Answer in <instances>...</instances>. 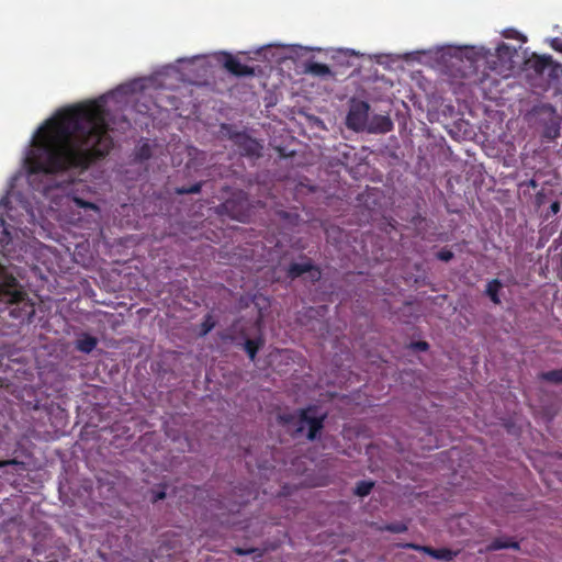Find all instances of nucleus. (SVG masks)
I'll list each match as a JSON object with an SVG mask.
<instances>
[{
	"instance_id": "obj_1",
	"label": "nucleus",
	"mask_w": 562,
	"mask_h": 562,
	"mask_svg": "<svg viewBox=\"0 0 562 562\" xmlns=\"http://www.w3.org/2000/svg\"><path fill=\"white\" fill-rule=\"evenodd\" d=\"M113 139L102 105L93 102L69 108L40 128L26 162L30 173L85 171L109 155Z\"/></svg>"
},
{
	"instance_id": "obj_2",
	"label": "nucleus",
	"mask_w": 562,
	"mask_h": 562,
	"mask_svg": "<svg viewBox=\"0 0 562 562\" xmlns=\"http://www.w3.org/2000/svg\"><path fill=\"white\" fill-rule=\"evenodd\" d=\"M10 240L5 221L0 218V245H7ZM5 310L9 311L10 316L22 321L30 319L35 313L34 304L29 300L26 292L0 265V312Z\"/></svg>"
},
{
	"instance_id": "obj_3",
	"label": "nucleus",
	"mask_w": 562,
	"mask_h": 562,
	"mask_svg": "<svg viewBox=\"0 0 562 562\" xmlns=\"http://www.w3.org/2000/svg\"><path fill=\"white\" fill-rule=\"evenodd\" d=\"M326 413H319L314 405L300 408L295 412H280L277 414V423L286 428L293 437L301 436L306 429L305 437L310 441L321 439L324 429Z\"/></svg>"
},
{
	"instance_id": "obj_4",
	"label": "nucleus",
	"mask_w": 562,
	"mask_h": 562,
	"mask_svg": "<svg viewBox=\"0 0 562 562\" xmlns=\"http://www.w3.org/2000/svg\"><path fill=\"white\" fill-rule=\"evenodd\" d=\"M516 50L506 43H501L495 53H488L485 57L490 70L507 77L514 68V55Z\"/></svg>"
},
{
	"instance_id": "obj_5",
	"label": "nucleus",
	"mask_w": 562,
	"mask_h": 562,
	"mask_svg": "<svg viewBox=\"0 0 562 562\" xmlns=\"http://www.w3.org/2000/svg\"><path fill=\"white\" fill-rule=\"evenodd\" d=\"M228 138L237 147L241 156L258 158L261 156V144L245 132L228 131Z\"/></svg>"
},
{
	"instance_id": "obj_6",
	"label": "nucleus",
	"mask_w": 562,
	"mask_h": 562,
	"mask_svg": "<svg viewBox=\"0 0 562 562\" xmlns=\"http://www.w3.org/2000/svg\"><path fill=\"white\" fill-rule=\"evenodd\" d=\"M369 110L370 106L366 101L352 103L346 119L347 126L356 132L367 130Z\"/></svg>"
},
{
	"instance_id": "obj_7",
	"label": "nucleus",
	"mask_w": 562,
	"mask_h": 562,
	"mask_svg": "<svg viewBox=\"0 0 562 562\" xmlns=\"http://www.w3.org/2000/svg\"><path fill=\"white\" fill-rule=\"evenodd\" d=\"M304 273H308V278L312 282L318 281L322 277L319 268L313 265L311 259H307L305 262H292L286 271L288 277L292 280Z\"/></svg>"
},
{
	"instance_id": "obj_8",
	"label": "nucleus",
	"mask_w": 562,
	"mask_h": 562,
	"mask_svg": "<svg viewBox=\"0 0 562 562\" xmlns=\"http://www.w3.org/2000/svg\"><path fill=\"white\" fill-rule=\"evenodd\" d=\"M221 61L223 63L224 68L232 75L236 77H249L255 75V70L252 67L248 65H244L239 61L238 58L233 56L229 53H223Z\"/></svg>"
},
{
	"instance_id": "obj_9",
	"label": "nucleus",
	"mask_w": 562,
	"mask_h": 562,
	"mask_svg": "<svg viewBox=\"0 0 562 562\" xmlns=\"http://www.w3.org/2000/svg\"><path fill=\"white\" fill-rule=\"evenodd\" d=\"M402 547L407 548V549H413V550H416L419 552H424L434 559L443 560V561H452L459 553V551H453L448 548L435 549V548H431L428 546H420V544H416V543H405Z\"/></svg>"
},
{
	"instance_id": "obj_10",
	"label": "nucleus",
	"mask_w": 562,
	"mask_h": 562,
	"mask_svg": "<svg viewBox=\"0 0 562 562\" xmlns=\"http://www.w3.org/2000/svg\"><path fill=\"white\" fill-rule=\"evenodd\" d=\"M270 476H273L276 477L278 481H281L282 477H277V474L274 471H271L270 472ZM311 485V486H317V485H324L325 482L323 481H318V482H311V483H307L306 480H300L297 483H293V484H290V483H286V482H279V488L276 491V492H268L266 488L263 490V493L265 494H270V495H274L277 497H285V496H290L292 495L293 493V488H296L299 485Z\"/></svg>"
},
{
	"instance_id": "obj_11",
	"label": "nucleus",
	"mask_w": 562,
	"mask_h": 562,
	"mask_svg": "<svg viewBox=\"0 0 562 562\" xmlns=\"http://www.w3.org/2000/svg\"><path fill=\"white\" fill-rule=\"evenodd\" d=\"M393 130V122L389 116L374 115L368 123L367 131L370 133H387Z\"/></svg>"
},
{
	"instance_id": "obj_12",
	"label": "nucleus",
	"mask_w": 562,
	"mask_h": 562,
	"mask_svg": "<svg viewBox=\"0 0 562 562\" xmlns=\"http://www.w3.org/2000/svg\"><path fill=\"white\" fill-rule=\"evenodd\" d=\"M502 549H514L519 550V542L510 537H499L493 539L486 547L487 551H497Z\"/></svg>"
},
{
	"instance_id": "obj_13",
	"label": "nucleus",
	"mask_w": 562,
	"mask_h": 562,
	"mask_svg": "<svg viewBox=\"0 0 562 562\" xmlns=\"http://www.w3.org/2000/svg\"><path fill=\"white\" fill-rule=\"evenodd\" d=\"M265 340L261 336L256 338H245L243 344L244 350L251 361H254L257 357V353L260 348H262Z\"/></svg>"
},
{
	"instance_id": "obj_14",
	"label": "nucleus",
	"mask_w": 562,
	"mask_h": 562,
	"mask_svg": "<svg viewBox=\"0 0 562 562\" xmlns=\"http://www.w3.org/2000/svg\"><path fill=\"white\" fill-rule=\"evenodd\" d=\"M503 289V283L498 279H492L487 282L485 288V295L496 305L502 303L499 292Z\"/></svg>"
},
{
	"instance_id": "obj_15",
	"label": "nucleus",
	"mask_w": 562,
	"mask_h": 562,
	"mask_svg": "<svg viewBox=\"0 0 562 562\" xmlns=\"http://www.w3.org/2000/svg\"><path fill=\"white\" fill-rule=\"evenodd\" d=\"M98 345V339L89 334H82L76 341L77 350L90 353Z\"/></svg>"
},
{
	"instance_id": "obj_16",
	"label": "nucleus",
	"mask_w": 562,
	"mask_h": 562,
	"mask_svg": "<svg viewBox=\"0 0 562 562\" xmlns=\"http://www.w3.org/2000/svg\"><path fill=\"white\" fill-rule=\"evenodd\" d=\"M304 71L317 77H326L331 75L330 68L326 64L317 61H308L305 64Z\"/></svg>"
},
{
	"instance_id": "obj_17",
	"label": "nucleus",
	"mask_w": 562,
	"mask_h": 562,
	"mask_svg": "<svg viewBox=\"0 0 562 562\" xmlns=\"http://www.w3.org/2000/svg\"><path fill=\"white\" fill-rule=\"evenodd\" d=\"M539 379L552 384H562V368L541 372Z\"/></svg>"
},
{
	"instance_id": "obj_18",
	"label": "nucleus",
	"mask_w": 562,
	"mask_h": 562,
	"mask_svg": "<svg viewBox=\"0 0 562 562\" xmlns=\"http://www.w3.org/2000/svg\"><path fill=\"white\" fill-rule=\"evenodd\" d=\"M270 461H272L271 465L273 469L281 467V465L288 467V464L290 463V465H291L290 470H292V469L299 470L301 459H277V458L265 459V463H269Z\"/></svg>"
},
{
	"instance_id": "obj_19",
	"label": "nucleus",
	"mask_w": 562,
	"mask_h": 562,
	"mask_svg": "<svg viewBox=\"0 0 562 562\" xmlns=\"http://www.w3.org/2000/svg\"><path fill=\"white\" fill-rule=\"evenodd\" d=\"M151 157V147L148 143H143L137 146L134 153V158L136 161L143 162L148 160Z\"/></svg>"
},
{
	"instance_id": "obj_20",
	"label": "nucleus",
	"mask_w": 562,
	"mask_h": 562,
	"mask_svg": "<svg viewBox=\"0 0 562 562\" xmlns=\"http://www.w3.org/2000/svg\"><path fill=\"white\" fill-rule=\"evenodd\" d=\"M373 486H374V483L371 481H360L356 485L355 494L360 497L367 496L370 494Z\"/></svg>"
},
{
	"instance_id": "obj_21",
	"label": "nucleus",
	"mask_w": 562,
	"mask_h": 562,
	"mask_svg": "<svg viewBox=\"0 0 562 562\" xmlns=\"http://www.w3.org/2000/svg\"><path fill=\"white\" fill-rule=\"evenodd\" d=\"M552 64L551 56H537L533 61V68L538 72L544 71Z\"/></svg>"
},
{
	"instance_id": "obj_22",
	"label": "nucleus",
	"mask_w": 562,
	"mask_h": 562,
	"mask_svg": "<svg viewBox=\"0 0 562 562\" xmlns=\"http://www.w3.org/2000/svg\"><path fill=\"white\" fill-rule=\"evenodd\" d=\"M222 210L228 213L233 218L241 221V212L239 210L235 211V202L233 200H227L221 205Z\"/></svg>"
},
{
	"instance_id": "obj_23",
	"label": "nucleus",
	"mask_w": 562,
	"mask_h": 562,
	"mask_svg": "<svg viewBox=\"0 0 562 562\" xmlns=\"http://www.w3.org/2000/svg\"><path fill=\"white\" fill-rule=\"evenodd\" d=\"M407 529H408L407 525L403 521L391 522V524L385 525L382 528V530H386V531H390L393 533H402V532L407 531Z\"/></svg>"
},
{
	"instance_id": "obj_24",
	"label": "nucleus",
	"mask_w": 562,
	"mask_h": 562,
	"mask_svg": "<svg viewBox=\"0 0 562 562\" xmlns=\"http://www.w3.org/2000/svg\"><path fill=\"white\" fill-rule=\"evenodd\" d=\"M278 215L281 220L285 221L290 225H297L300 221V215L297 213L289 212V211H279Z\"/></svg>"
},
{
	"instance_id": "obj_25",
	"label": "nucleus",
	"mask_w": 562,
	"mask_h": 562,
	"mask_svg": "<svg viewBox=\"0 0 562 562\" xmlns=\"http://www.w3.org/2000/svg\"><path fill=\"white\" fill-rule=\"evenodd\" d=\"M251 497L255 498L256 495L252 496V493L250 491L247 493V495L241 494L239 496V499L234 501L233 504L228 506V509L231 512H234L235 508L238 509L240 506L247 504Z\"/></svg>"
},
{
	"instance_id": "obj_26",
	"label": "nucleus",
	"mask_w": 562,
	"mask_h": 562,
	"mask_svg": "<svg viewBox=\"0 0 562 562\" xmlns=\"http://www.w3.org/2000/svg\"><path fill=\"white\" fill-rule=\"evenodd\" d=\"M201 188H202V183L201 182H196V183L191 184V186H183L181 188H178L177 189V193H179V194L199 193L201 191Z\"/></svg>"
},
{
	"instance_id": "obj_27",
	"label": "nucleus",
	"mask_w": 562,
	"mask_h": 562,
	"mask_svg": "<svg viewBox=\"0 0 562 562\" xmlns=\"http://www.w3.org/2000/svg\"><path fill=\"white\" fill-rule=\"evenodd\" d=\"M215 326V323L213 322L211 315H206L204 321L201 324V335L209 334Z\"/></svg>"
},
{
	"instance_id": "obj_28",
	"label": "nucleus",
	"mask_w": 562,
	"mask_h": 562,
	"mask_svg": "<svg viewBox=\"0 0 562 562\" xmlns=\"http://www.w3.org/2000/svg\"><path fill=\"white\" fill-rule=\"evenodd\" d=\"M453 257L454 254L448 248H442L436 254V258L445 262L450 261L451 259H453Z\"/></svg>"
},
{
	"instance_id": "obj_29",
	"label": "nucleus",
	"mask_w": 562,
	"mask_h": 562,
	"mask_svg": "<svg viewBox=\"0 0 562 562\" xmlns=\"http://www.w3.org/2000/svg\"><path fill=\"white\" fill-rule=\"evenodd\" d=\"M561 211V203L559 201H554L551 203L549 211L546 215V217H550L551 215H555Z\"/></svg>"
},
{
	"instance_id": "obj_30",
	"label": "nucleus",
	"mask_w": 562,
	"mask_h": 562,
	"mask_svg": "<svg viewBox=\"0 0 562 562\" xmlns=\"http://www.w3.org/2000/svg\"><path fill=\"white\" fill-rule=\"evenodd\" d=\"M411 348L418 350V351H426V350H428L429 345H428V342H426L424 340H419V341L412 342Z\"/></svg>"
},
{
	"instance_id": "obj_31",
	"label": "nucleus",
	"mask_w": 562,
	"mask_h": 562,
	"mask_svg": "<svg viewBox=\"0 0 562 562\" xmlns=\"http://www.w3.org/2000/svg\"><path fill=\"white\" fill-rule=\"evenodd\" d=\"M8 464H24V462L20 461L19 459H0V468L5 467Z\"/></svg>"
},
{
	"instance_id": "obj_32",
	"label": "nucleus",
	"mask_w": 562,
	"mask_h": 562,
	"mask_svg": "<svg viewBox=\"0 0 562 562\" xmlns=\"http://www.w3.org/2000/svg\"><path fill=\"white\" fill-rule=\"evenodd\" d=\"M166 495L167 494L164 490L153 491L151 502L156 503L160 499H164L166 497Z\"/></svg>"
},
{
	"instance_id": "obj_33",
	"label": "nucleus",
	"mask_w": 562,
	"mask_h": 562,
	"mask_svg": "<svg viewBox=\"0 0 562 562\" xmlns=\"http://www.w3.org/2000/svg\"><path fill=\"white\" fill-rule=\"evenodd\" d=\"M551 47H552L554 50L562 53V40H561V38H559V37H554V38H552V41H551Z\"/></svg>"
},
{
	"instance_id": "obj_34",
	"label": "nucleus",
	"mask_w": 562,
	"mask_h": 562,
	"mask_svg": "<svg viewBox=\"0 0 562 562\" xmlns=\"http://www.w3.org/2000/svg\"><path fill=\"white\" fill-rule=\"evenodd\" d=\"M76 202H77L78 205H80L82 207H86V209H91V210H97L98 209V206L94 203H92V202H85V201L79 200V199H77Z\"/></svg>"
},
{
	"instance_id": "obj_35",
	"label": "nucleus",
	"mask_w": 562,
	"mask_h": 562,
	"mask_svg": "<svg viewBox=\"0 0 562 562\" xmlns=\"http://www.w3.org/2000/svg\"><path fill=\"white\" fill-rule=\"evenodd\" d=\"M504 36L508 38H519L520 34L516 30H506Z\"/></svg>"
},
{
	"instance_id": "obj_36",
	"label": "nucleus",
	"mask_w": 562,
	"mask_h": 562,
	"mask_svg": "<svg viewBox=\"0 0 562 562\" xmlns=\"http://www.w3.org/2000/svg\"><path fill=\"white\" fill-rule=\"evenodd\" d=\"M559 125H555L554 128H553V133L551 131V128H548L547 132H546V137H550V138H554L559 135Z\"/></svg>"
},
{
	"instance_id": "obj_37",
	"label": "nucleus",
	"mask_w": 562,
	"mask_h": 562,
	"mask_svg": "<svg viewBox=\"0 0 562 562\" xmlns=\"http://www.w3.org/2000/svg\"><path fill=\"white\" fill-rule=\"evenodd\" d=\"M234 551H235L238 555H247V554L252 553L255 550H254V549L235 548V549H234Z\"/></svg>"
},
{
	"instance_id": "obj_38",
	"label": "nucleus",
	"mask_w": 562,
	"mask_h": 562,
	"mask_svg": "<svg viewBox=\"0 0 562 562\" xmlns=\"http://www.w3.org/2000/svg\"><path fill=\"white\" fill-rule=\"evenodd\" d=\"M423 221H425V218H424L420 214H418V215H416V216H414V217H413L412 223H413L414 225H417V224H419V223H420V222H423Z\"/></svg>"
},
{
	"instance_id": "obj_39",
	"label": "nucleus",
	"mask_w": 562,
	"mask_h": 562,
	"mask_svg": "<svg viewBox=\"0 0 562 562\" xmlns=\"http://www.w3.org/2000/svg\"><path fill=\"white\" fill-rule=\"evenodd\" d=\"M543 198H544V193L542 191L537 193L536 202H537L538 205H540L542 203Z\"/></svg>"
},
{
	"instance_id": "obj_40",
	"label": "nucleus",
	"mask_w": 562,
	"mask_h": 562,
	"mask_svg": "<svg viewBox=\"0 0 562 562\" xmlns=\"http://www.w3.org/2000/svg\"><path fill=\"white\" fill-rule=\"evenodd\" d=\"M527 186L532 188V189H536L538 187V182L537 180L535 179H530L528 182H527Z\"/></svg>"
},
{
	"instance_id": "obj_41",
	"label": "nucleus",
	"mask_w": 562,
	"mask_h": 562,
	"mask_svg": "<svg viewBox=\"0 0 562 562\" xmlns=\"http://www.w3.org/2000/svg\"><path fill=\"white\" fill-rule=\"evenodd\" d=\"M34 456V452L33 451H27L24 457H27V458H31Z\"/></svg>"
},
{
	"instance_id": "obj_42",
	"label": "nucleus",
	"mask_w": 562,
	"mask_h": 562,
	"mask_svg": "<svg viewBox=\"0 0 562 562\" xmlns=\"http://www.w3.org/2000/svg\"><path fill=\"white\" fill-rule=\"evenodd\" d=\"M447 453V451H441L438 457H445V454Z\"/></svg>"
},
{
	"instance_id": "obj_43",
	"label": "nucleus",
	"mask_w": 562,
	"mask_h": 562,
	"mask_svg": "<svg viewBox=\"0 0 562 562\" xmlns=\"http://www.w3.org/2000/svg\"><path fill=\"white\" fill-rule=\"evenodd\" d=\"M258 467H259L260 469H266V468H267V465H266V464H258Z\"/></svg>"
}]
</instances>
